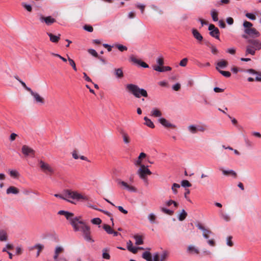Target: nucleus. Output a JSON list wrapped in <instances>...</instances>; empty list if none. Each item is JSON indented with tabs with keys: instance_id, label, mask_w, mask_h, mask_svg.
<instances>
[{
	"instance_id": "obj_1",
	"label": "nucleus",
	"mask_w": 261,
	"mask_h": 261,
	"mask_svg": "<svg viewBox=\"0 0 261 261\" xmlns=\"http://www.w3.org/2000/svg\"><path fill=\"white\" fill-rule=\"evenodd\" d=\"M126 91L133 95L136 98H140L141 96L147 97L148 94L146 90L134 84H128L125 85Z\"/></svg>"
},
{
	"instance_id": "obj_2",
	"label": "nucleus",
	"mask_w": 261,
	"mask_h": 261,
	"mask_svg": "<svg viewBox=\"0 0 261 261\" xmlns=\"http://www.w3.org/2000/svg\"><path fill=\"white\" fill-rule=\"evenodd\" d=\"M65 200L72 203L76 204L82 199V194L73 189L64 190Z\"/></svg>"
},
{
	"instance_id": "obj_3",
	"label": "nucleus",
	"mask_w": 261,
	"mask_h": 261,
	"mask_svg": "<svg viewBox=\"0 0 261 261\" xmlns=\"http://www.w3.org/2000/svg\"><path fill=\"white\" fill-rule=\"evenodd\" d=\"M247 42L249 43L247 45L245 54L246 55H254L256 50L261 49V41L258 39H249Z\"/></svg>"
},
{
	"instance_id": "obj_4",
	"label": "nucleus",
	"mask_w": 261,
	"mask_h": 261,
	"mask_svg": "<svg viewBox=\"0 0 261 261\" xmlns=\"http://www.w3.org/2000/svg\"><path fill=\"white\" fill-rule=\"evenodd\" d=\"M243 25L244 27V31L246 34L253 37H259L260 36V33L255 28H252L253 24L250 22L245 21Z\"/></svg>"
},
{
	"instance_id": "obj_5",
	"label": "nucleus",
	"mask_w": 261,
	"mask_h": 261,
	"mask_svg": "<svg viewBox=\"0 0 261 261\" xmlns=\"http://www.w3.org/2000/svg\"><path fill=\"white\" fill-rule=\"evenodd\" d=\"M83 237L84 240L89 243L94 242V240L91 235L90 228L83 222Z\"/></svg>"
},
{
	"instance_id": "obj_6",
	"label": "nucleus",
	"mask_w": 261,
	"mask_h": 261,
	"mask_svg": "<svg viewBox=\"0 0 261 261\" xmlns=\"http://www.w3.org/2000/svg\"><path fill=\"white\" fill-rule=\"evenodd\" d=\"M39 165L41 171L46 174H52L54 173V168L47 163L42 160L39 161Z\"/></svg>"
},
{
	"instance_id": "obj_7",
	"label": "nucleus",
	"mask_w": 261,
	"mask_h": 261,
	"mask_svg": "<svg viewBox=\"0 0 261 261\" xmlns=\"http://www.w3.org/2000/svg\"><path fill=\"white\" fill-rule=\"evenodd\" d=\"M151 172L147 168V166H145V165H141L137 171V174L139 177L144 181H147V176L151 174Z\"/></svg>"
},
{
	"instance_id": "obj_8",
	"label": "nucleus",
	"mask_w": 261,
	"mask_h": 261,
	"mask_svg": "<svg viewBox=\"0 0 261 261\" xmlns=\"http://www.w3.org/2000/svg\"><path fill=\"white\" fill-rule=\"evenodd\" d=\"M70 224L74 231H80L82 229V217L81 216H74Z\"/></svg>"
},
{
	"instance_id": "obj_9",
	"label": "nucleus",
	"mask_w": 261,
	"mask_h": 261,
	"mask_svg": "<svg viewBox=\"0 0 261 261\" xmlns=\"http://www.w3.org/2000/svg\"><path fill=\"white\" fill-rule=\"evenodd\" d=\"M30 94L35 103L38 105H43L45 103V99L38 92L32 90Z\"/></svg>"
},
{
	"instance_id": "obj_10",
	"label": "nucleus",
	"mask_w": 261,
	"mask_h": 261,
	"mask_svg": "<svg viewBox=\"0 0 261 261\" xmlns=\"http://www.w3.org/2000/svg\"><path fill=\"white\" fill-rule=\"evenodd\" d=\"M210 31V35L217 39H219V30L216 27L214 24H211L208 26V28Z\"/></svg>"
},
{
	"instance_id": "obj_11",
	"label": "nucleus",
	"mask_w": 261,
	"mask_h": 261,
	"mask_svg": "<svg viewBox=\"0 0 261 261\" xmlns=\"http://www.w3.org/2000/svg\"><path fill=\"white\" fill-rule=\"evenodd\" d=\"M58 214L64 216L66 220L69 222V223L74 216L73 213L64 210L59 211L58 212Z\"/></svg>"
},
{
	"instance_id": "obj_12",
	"label": "nucleus",
	"mask_w": 261,
	"mask_h": 261,
	"mask_svg": "<svg viewBox=\"0 0 261 261\" xmlns=\"http://www.w3.org/2000/svg\"><path fill=\"white\" fill-rule=\"evenodd\" d=\"M129 60L131 62L135 64L138 65L143 68H148V65L145 62L142 61L141 60H139L135 57L134 56H131L129 58Z\"/></svg>"
},
{
	"instance_id": "obj_13",
	"label": "nucleus",
	"mask_w": 261,
	"mask_h": 261,
	"mask_svg": "<svg viewBox=\"0 0 261 261\" xmlns=\"http://www.w3.org/2000/svg\"><path fill=\"white\" fill-rule=\"evenodd\" d=\"M196 226L199 229L201 230L202 231V236L203 238L205 239H208L209 238L208 234L212 233L211 231L206 229L200 223L197 224L196 225Z\"/></svg>"
},
{
	"instance_id": "obj_14",
	"label": "nucleus",
	"mask_w": 261,
	"mask_h": 261,
	"mask_svg": "<svg viewBox=\"0 0 261 261\" xmlns=\"http://www.w3.org/2000/svg\"><path fill=\"white\" fill-rule=\"evenodd\" d=\"M22 152L25 156L33 155L34 154V150L27 145H23L22 147Z\"/></svg>"
},
{
	"instance_id": "obj_15",
	"label": "nucleus",
	"mask_w": 261,
	"mask_h": 261,
	"mask_svg": "<svg viewBox=\"0 0 261 261\" xmlns=\"http://www.w3.org/2000/svg\"><path fill=\"white\" fill-rule=\"evenodd\" d=\"M118 184L121 186H122L124 189L127 190V191L132 192H136V189L131 186L128 185L126 182H124V181L121 180H118Z\"/></svg>"
},
{
	"instance_id": "obj_16",
	"label": "nucleus",
	"mask_w": 261,
	"mask_h": 261,
	"mask_svg": "<svg viewBox=\"0 0 261 261\" xmlns=\"http://www.w3.org/2000/svg\"><path fill=\"white\" fill-rule=\"evenodd\" d=\"M159 122L165 127H175L176 126L169 122L167 119L164 118H160L159 119Z\"/></svg>"
},
{
	"instance_id": "obj_17",
	"label": "nucleus",
	"mask_w": 261,
	"mask_h": 261,
	"mask_svg": "<svg viewBox=\"0 0 261 261\" xmlns=\"http://www.w3.org/2000/svg\"><path fill=\"white\" fill-rule=\"evenodd\" d=\"M41 22H44L47 25H49L56 21L55 18L51 16L43 17L41 16L40 18Z\"/></svg>"
},
{
	"instance_id": "obj_18",
	"label": "nucleus",
	"mask_w": 261,
	"mask_h": 261,
	"mask_svg": "<svg viewBox=\"0 0 261 261\" xmlns=\"http://www.w3.org/2000/svg\"><path fill=\"white\" fill-rule=\"evenodd\" d=\"M187 252L191 254H197L199 253V250L194 245H190L188 247Z\"/></svg>"
},
{
	"instance_id": "obj_19",
	"label": "nucleus",
	"mask_w": 261,
	"mask_h": 261,
	"mask_svg": "<svg viewBox=\"0 0 261 261\" xmlns=\"http://www.w3.org/2000/svg\"><path fill=\"white\" fill-rule=\"evenodd\" d=\"M227 64L228 63L227 61L222 60L217 63L216 68L218 71H221V69H224L226 67Z\"/></svg>"
},
{
	"instance_id": "obj_20",
	"label": "nucleus",
	"mask_w": 261,
	"mask_h": 261,
	"mask_svg": "<svg viewBox=\"0 0 261 261\" xmlns=\"http://www.w3.org/2000/svg\"><path fill=\"white\" fill-rule=\"evenodd\" d=\"M44 246L43 244H37L35 245L34 246L31 247L30 248V250H32L35 249H37V252L36 253V256L38 257L40 255V253L41 252V251L44 248Z\"/></svg>"
},
{
	"instance_id": "obj_21",
	"label": "nucleus",
	"mask_w": 261,
	"mask_h": 261,
	"mask_svg": "<svg viewBox=\"0 0 261 261\" xmlns=\"http://www.w3.org/2000/svg\"><path fill=\"white\" fill-rule=\"evenodd\" d=\"M192 33L193 37L198 41H201L203 40V37L200 33L195 29L192 30Z\"/></svg>"
},
{
	"instance_id": "obj_22",
	"label": "nucleus",
	"mask_w": 261,
	"mask_h": 261,
	"mask_svg": "<svg viewBox=\"0 0 261 261\" xmlns=\"http://www.w3.org/2000/svg\"><path fill=\"white\" fill-rule=\"evenodd\" d=\"M219 214L220 218L223 219L225 221L229 222L230 221L231 218L229 215L225 213L222 210L219 211Z\"/></svg>"
},
{
	"instance_id": "obj_23",
	"label": "nucleus",
	"mask_w": 261,
	"mask_h": 261,
	"mask_svg": "<svg viewBox=\"0 0 261 261\" xmlns=\"http://www.w3.org/2000/svg\"><path fill=\"white\" fill-rule=\"evenodd\" d=\"M153 70L159 72L167 71L171 70V68L169 66H164L163 67H161L159 66L156 65L153 66Z\"/></svg>"
},
{
	"instance_id": "obj_24",
	"label": "nucleus",
	"mask_w": 261,
	"mask_h": 261,
	"mask_svg": "<svg viewBox=\"0 0 261 261\" xmlns=\"http://www.w3.org/2000/svg\"><path fill=\"white\" fill-rule=\"evenodd\" d=\"M222 172L223 175L225 176L230 175L234 178H236L237 176L236 172L231 169L222 170Z\"/></svg>"
},
{
	"instance_id": "obj_25",
	"label": "nucleus",
	"mask_w": 261,
	"mask_h": 261,
	"mask_svg": "<svg viewBox=\"0 0 261 261\" xmlns=\"http://www.w3.org/2000/svg\"><path fill=\"white\" fill-rule=\"evenodd\" d=\"M6 193L8 195L12 194H17L19 193V190L13 186L9 187L6 190Z\"/></svg>"
},
{
	"instance_id": "obj_26",
	"label": "nucleus",
	"mask_w": 261,
	"mask_h": 261,
	"mask_svg": "<svg viewBox=\"0 0 261 261\" xmlns=\"http://www.w3.org/2000/svg\"><path fill=\"white\" fill-rule=\"evenodd\" d=\"M47 34L49 36L50 41L53 43L58 42L60 38V34L54 35L50 33H47Z\"/></svg>"
},
{
	"instance_id": "obj_27",
	"label": "nucleus",
	"mask_w": 261,
	"mask_h": 261,
	"mask_svg": "<svg viewBox=\"0 0 261 261\" xmlns=\"http://www.w3.org/2000/svg\"><path fill=\"white\" fill-rule=\"evenodd\" d=\"M162 112L157 108H153L150 112V116L154 117H160L162 116Z\"/></svg>"
},
{
	"instance_id": "obj_28",
	"label": "nucleus",
	"mask_w": 261,
	"mask_h": 261,
	"mask_svg": "<svg viewBox=\"0 0 261 261\" xmlns=\"http://www.w3.org/2000/svg\"><path fill=\"white\" fill-rule=\"evenodd\" d=\"M121 134L122 136L123 141L126 144H128L130 143V137L127 133L124 131H121Z\"/></svg>"
},
{
	"instance_id": "obj_29",
	"label": "nucleus",
	"mask_w": 261,
	"mask_h": 261,
	"mask_svg": "<svg viewBox=\"0 0 261 261\" xmlns=\"http://www.w3.org/2000/svg\"><path fill=\"white\" fill-rule=\"evenodd\" d=\"M146 156V154L145 153L141 152L139 156H138L137 160L135 161V163H134L135 165L136 166H140L141 165H142L141 159H142V158H145Z\"/></svg>"
},
{
	"instance_id": "obj_30",
	"label": "nucleus",
	"mask_w": 261,
	"mask_h": 261,
	"mask_svg": "<svg viewBox=\"0 0 261 261\" xmlns=\"http://www.w3.org/2000/svg\"><path fill=\"white\" fill-rule=\"evenodd\" d=\"M148 220L151 224H155L156 223V216L155 214L151 213L148 214L147 216Z\"/></svg>"
},
{
	"instance_id": "obj_31",
	"label": "nucleus",
	"mask_w": 261,
	"mask_h": 261,
	"mask_svg": "<svg viewBox=\"0 0 261 261\" xmlns=\"http://www.w3.org/2000/svg\"><path fill=\"white\" fill-rule=\"evenodd\" d=\"M114 74L118 79H121L123 77V72L121 68H116L114 70Z\"/></svg>"
},
{
	"instance_id": "obj_32",
	"label": "nucleus",
	"mask_w": 261,
	"mask_h": 261,
	"mask_svg": "<svg viewBox=\"0 0 261 261\" xmlns=\"http://www.w3.org/2000/svg\"><path fill=\"white\" fill-rule=\"evenodd\" d=\"M142 257L147 261H152L151 254L149 251L144 252L142 254Z\"/></svg>"
},
{
	"instance_id": "obj_33",
	"label": "nucleus",
	"mask_w": 261,
	"mask_h": 261,
	"mask_svg": "<svg viewBox=\"0 0 261 261\" xmlns=\"http://www.w3.org/2000/svg\"><path fill=\"white\" fill-rule=\"evenodd\" d=\"M211 15L214 21H218V12L216 9H213L211 11Z\"/></svg>"
},
{
	"instance_id": "obj_34",
	"label": "nucleus",
	"mask_w": 261,
	"mask_h": 261,
	"mask_svg": "<svg viewBox=\"0 0 261 261\" xmlns=\"http://www.w3.org/2000/svg\"><path fill=\"white\" fill-rule=\"evenodd\" d=\"M9 175L11 177L16 178L19 176L20 174L16 170H8Z\"/></svg>"
},
{
	"instance_id": "obj_35",
	"label": "nucleus",
	"mask_w": 261,
	"mask_h": 261,
	"mask_svg": "<svg viewBox=\"0 0 261 261\" xmlns=\"http://www.w3.org/2000/svg\"><path fill=\"white\" fill-rule=\"evenodd\" d=\"M188 131L191 134H196L197 132V125L192 124L188 126Z\"/></svg>"
},
{
	"instance_id": "obj_36",
	"label": "nucleus",
	"mask_w": 261,
	"mask_h": 261,
	"mask_svg": "<svg viewBox=\"0 0 261 261\" xmlns=\"http://www.w3.org/2000/svg\"><path fill=\"white\" fill-rule=\"evenodd\" d=\"M7 240V232L3 230H0V241L5 242Z\"/></svg>"
},
{
	"instance_id": "obj_37",
	"label": "nucleus",
	"mask_w": 261,
	"mask_h": 261,
	"mask_svg": "<svg viewBox=\"0 0 261 261\" xmlns=\"http://www.w3.org/2000/svg\"><path fill=\"white\" fill-rule=\"evenodd\" d=\"M134 238L135 240V244L136 245H141L143 243V241L141 236L135 235Z\"/></svg>"
},
{
	"instance_id": "obj_38",
	"label": "nucleus",
	"mask_w": 261,
	"mask_h": 261,
	"mask_svg": "<svg viewBox=\"0 0 261 261\" xmlns=\"http://www.w3.org/2000/svg\"><path fill=\"white\" fill-rule=\"evenodd\" d=\"M144 120L145 121V124L150 128H154V125L152 121L148 118L147 117L144 118Z\"/></svg>"
},
{
	"instance_id": "obj_39",
	"label": "nucleus",
	"mask_w": 261,
	"mask_h": 261,
	"mask_svg": "<svg viewBox=\"0 0 261 261\" xmlns=\"http://www.w3.org/2000/svg\"><path fill=\"white\" fill-rule=\"evenodd\" d=\"M109 249L106 248L102 250V257L105 259H109L110 255L109 253Z\"/></svg>"
},
{
	"instance_id": "obj_40",
	"label": "nucleus",
	"mask_w": 261,
	"mask_h": 261,
	"mask_svg": "<svg viewBox=\"0 0 261 261\" xmlns=\"http://www.w3.org/2000/svg\"><path fill=\"white\" fill-rule=\"evenodd\" d=\"M180 187V186L176 183H174L171 187L172 191L173 192V193L174 194H177L178 193V189H179Z\"/></svg>"
},
{
	"instance_id": "obj_41",
	"label": "nucleus",
	"mask_w": 261,
	"mask_h": 261,
	"mask_svg": "<svg viewBox=\"0 0 261 261\" xmlns=\"http://www.w3.org/2000/svg\"><path fill=\"white\" fill-rule=\"evenodd\" d=\"M187 216V212L184 210H182L181 211V212L179 214V215L178 216V219L181 221H183L186 219Z\"/></svg>"
},
{
	"instance_id": "obj_42",
	"label": "nucleus",
	"mask_w": 261,
	"mask_h": 261,
	"mask_svg": "<svg viewBox=\"0 0 261 261\" xmlns=\"http://www.w3.org/2000/svg\"><path fill=\"white\" fill-rule=\"evenodd\" d=\"M64 249L62 246H57L55 248L54 253L59 256V254L62 253L64 251Z\"/></svg>"
},
{
	"instance_id": "obj_43",
	"label": "nucleus",
	"mask_w": 261,
	"mask_h": 261,
	"mask_svg": "<svg viewBox=\"0 0 261 261\" xmlns=\"http://www.w3.org/2000/svg\"><path fill=\"white\" fill-rule=\"evenodd\" d=\"M168 253L167 251H164L160 255V261H166Z\"/></svg>"
},
{
	"instance_id": "obj_44",
	"label": "nucleus",
	"mask_w": 261,
	"mask_h": 261,
	"mask_svg": "<svg viewBox=\"0 0 261 261\" xmlns=\"http://www.w3.org/2000/svg\"><path fill=\"white\" fill-rule=\"evenodd\" d=\"M113 47H115L117 48L120 51H123L124 50H126L127 49V48L126 46L119 44H116L113 46Z\"/></svg>"
},
{
	"instance_id": "obj_45",
	"label": "nucleus",
	"mask_w": 261,
	"mask_h": 261,
	"mask_svg": "<svg viewBox=\"0 0 261 261\" xmlns=\"http://www.w3.org/2000/svg\"><path fill=\"white\" fill-rule=\"evenodd\" d=\"M136 7L140 10L141 13L142 14L144 13V9L145 8V5L144 4L138 3L136 4Z\"/></svg>"
},
{
	"instance_id": "obj_46",
	"label": "nucleus",
	"mask_w": 261,
	"mask_h": 261,
	"mask_svg": "<svg viewBox=\"0 0 261 261\" xmlns=\"http://www.w3.org/2000/svg\"><path fill=\"white\" fill-rule=\"evenodd\" d=\"M103 229L108 233V234H111L112 232L113 231V229L111 228V226L107 225L105 224L103 226Z\"/></svg>"
},
{
	"instance_id": "obj_47",
	"label": "nucleus",
	"mask_w": 261,
	"mask_h": 261,
	"mask_svg": "<svg viewBox=\"0 0 261 261\" xmlns=\"http://www.w3.org/2000/svg\"><path fill=\"white\" fill-rule=\"evenodd\" d=\"M156 62L158 66H162L164 64V59L162 56L158 57Z\"/></svg>"
},
{
	"instance_id": "obj_48",
	"label": "nucleus",
	"mask_w": 261,
	"mask_h": 261,
	"mask_svg": "<svg viewBox=\"0 0 261 261\" xmlns=\"http://www.w3.org/2000/svg\"><path fill=\"white\" fill-rule=\"evenodd\" d=\"M232 239V237L231 236H228L226 238V244L229 247H232L233 245Z\"/></svg>"
},
{
	"instance_id": "obj_49",
	"label": "nucleus",
	"mask_w": 261,
	"mask_h": 261,
	"mask_svg": "<svg viewBox=\"0 0 261 261\" xmlns=\"http://www.w3.org/2000/svg\"><path fill=\"white\" fill-rule=\"evenodd\" d=\"M210 49H211V52L213 54V55H217L218 53V50L217 49V48L216 47V46H215L214 44L213 45H210Z\"/></svg>"
},
{
	"instance_id": "obj_50",
	"label": "nucleus",
	"mask_w": 261,
	"mask_h": 261,
	"mask_svg": "<svg viewBox=\"0 0 261 261\" xmlns=\"http://www.w3.org/2000/svg\"><path fill=\"white\" fill-rule=\"evenodd\" d=\"M83 29L88 32H92L93 31V27L90 25L85 24L83 27Z\"/></svg>"
},
{
	"instance_id": "obj_51",
	"label": "nucleus",
	"mask_w": 261,
	"mask_h": 261,
	"mask_svg": "<svg viewBox=\"0 0 261 261\" xmlns=\"http://www.w3.org/2000/svg\"><path fill=\"white\" fill-rule=\"evenodd\" d=\"M91 222L93 224L99 225L101 223V220L99 218H95L91 220Z\"/></svg>"
},
{
	"instance_id": "obj_52",
	"label": "nucleus",
	"mask_w": 261,
	"mask_h": 261,
	"mask_svg": "<svg viewBox=\"0 0 261 261\" xmlns=\"http://www.w3.org/2000/svg\"><path fill=\"white\" fill-rule=\"evenodd\" d=\"M161 211L163 213H165L166 214L169 215H172L173 214V211L170 210L169 209H167V208H165V207L162 208Z\"/></svg>"
},
{
	"instance_id": "obj_53",
	"label": "nucleus",
	"mask_w": 261,
	"mask_h": 261,
	"mask_svg": "<svg viewBox=\"0 0 261 261\" xmlns=\"http://www.w3.org/2000/svg\"><path fill=\"white\" fill-rule=\"evenodd\" d=\"M181 185L183 187H190L191 184L187 180H183L181 181Z\"/></svg>"
},
{
	"instance_id": "obj_54",
	"label": "nucleus",
	"mask_w": 261,
	"mask_h": 261,
	"mask_svg": "<svg viewBox=\"0 0 261 261\" xmlns=\"http://www.w3.org/2000/svg\"><path fill=\"white\" fill-rule=\"evenodd\" d=\"M19 82L21 84V85H22V86L26 90H27L28 91H29L30 93L31 92V91L32 90L30 88L28 87L25 83L23 82L21 80H19Z\"/></svg>"
},
{
	"instance_id": "obj_55",
	"label": "nucleus",
	"mask_w": 261,
	"mask_h": 261,
	"mask_svg": "<svg viewBox=\"0 0 261 261\" xmlns=\"http://www.w3.org/2000/svg\"><path fill=\"white\" fill-rule=\"evenodd\" d=\"M152 260V261H160V255L158 252L153 254Z\"/></svg>"
},
{
	"instance_id": "obj_56",
	"label": "nucleus",
	"mask_w": 261,
	"mask_h": 261,
	"mask_svg": "<svg viewBox=\"0 0 261 261\" xmlns=\"http://www.w3.org/2000/svg\"><path fill=\"white\" fill-rule=\"evenodd\" d=\"M219 72L226 77H229L231 75V73L229 71L221 70V71H219Z\"/></svg>"
},
{
	"instance_id": "obj_57",
	"label": "nucleus",
	"mask_w": 261,
	"mask_h": 261,
	"mask_svg": "<svg viewBox=\"0 0 261 261\" xmlns=\"http://www.w3.org/2000/svg\"><path fill=\"white\" fill-rule=\"evenodd\" d=\"M68 61H69V64L72 67L74 70L76 71L77 69L76 67L75 63L74 62V61L72 59H70V58H68Z\"/></svg>"
},
{
	"instance_id": "obj_58",
	"label": "nucleus",
	"mask_w": 261,
	"mask_h": 261,
	"mask_svg": "<svg viewBox=\"0 0 261 261\" xmlns=\"http://www.w3.org/2000/svg\"><path fill=\"white\" fill-rule=\"evenodd\" d=\"M245 16L246 17L252 20H254L256 19L255 16L251 13H247L246 14Z\"/></svg>"
},
{
	"instance_id": "obj_59",
	"label": "nucleus",
	"mask_w": 261,
	"mask_h": 261,
	"mask_svg": "<svg viewBox=\"0 0 261 261\" xmlns=\"http://www.w3.org/2000/svg\"><path fill=\"white\" fill-rule=\"evenodd\" d=\"M88 53L95 57H98V54L94 49H89Z\"/></svg>"
},
{
	"instance_id": "obj_60",
	"label": "nucleus",
	"mask_w": 261,
	"mask_h": 261,
	"mask_svg": "<svg viewBox=\"0 0 261 261\" xmlns=\"http://www.w3.org/2000/svg\"><path fill=\"white\" fill-rule=\"evenodd\" d=\"M188 62V59L185 58L181 60L179 63V65L182 67H185Z\"/></svg>"
},
{
	"instance_id": "obj_61",
	"label": "nucleus",
	"mask_w": 261,
	"mask_h": 261,
	"mask_svg": "<svg viewBox=\"0 0 261 261\" xmlns=\"http://www.w3.org/2000/svg\"><path fill=\"white\" fill-rule=\"evenodd\" d=\"M72 156L74 159H82V156H80L79 155L78 153L76 150H74L72 152Z\"/></svg>"
},
{
	"instance_id": "obj_62",
	"label": "nucleus",
	"mask_w": 261,
	"mask_h": 261,
	"mask_svg": "<svg viewBox=\"0 0 261 261\" xmlns=\"http://www.w3.org/2000/svg\"><path fill=\"white\" fill-rule=\"evenodd\" d=\"M197 132H203L206 130L205 126L197 125Z\"/></svg>"
},
{
	"instance_id": "obj_63",
	"label": "nucleus",
	"mask_w": 261,
	"mask_h": 261,
	"mask_svg": "<svg viewBox=\"0 0 261 261\" xmlns=\"http://www.w3.org/2000/svg\"><path fill=\"white\" fill-rule=\"evenodd\" d=\"M236 49L234 47L229 48L227 49L226 52L231 55H234Z\"/></svg>"
},
{
	"instance_id": "obj_64",
	"label": "nucleus",
	"mask_w": 261,
	"mask_h": 261,
	"mask_svg": "<svg viewBox=\"0 0 261 261\" xmlns=\"http://www.w3.org/2000/svg\"><path fill=\"white\" fill-rule=\"evenodd\" d=\"M23 7L28 11L30 12L32 11V7L30 5L27 4L25 3H22Z\"/></svg>"
}]
</instances>
